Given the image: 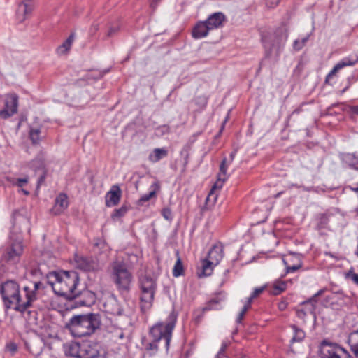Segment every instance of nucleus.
<instances>
[{
    "mask_svg": "<svg viewBox=\"0 0 358 358\" xmlns=\"http://www.w3.org/2000/svg\"><path fill=\"white\" fill-rule=\"evenodd\" d=\"M110 275L120 290L127 291L130 288L133 275L122 260L113 261L109 267Z\"/></svg>",
    "mask_w": 358,
    "mask_h": 358,
    "instance_id": "6",
    "label": "nucleus"
},
{
    "mask_svg": "<svg viewBox=\"0 0 358 358\" xmlns=\"http://www.w3.org/2000/svg\"><path fill=\"white\" fill-rule=\"evenodd\" d=\"M74 38V34H71L62 43V44L57 48V53L58 55L66 54L71 49Z\"/></svg>",
    "mask_w": 358,
    "mask_h": 358,
    "instance_id": "29",
    "label": "nucleus"
},
{
    "mask_svg": "<svg viewBox=\"0 0 358 358\" xmlns=\"http://www.w3.org/2000/svg\"><path fill=\"white\" fill-rule=\"evenodd\" d=\"M140 308L143 313L148 311L153 304L157 290L156 281L150 277L143 276L139 280Z\"/></svg>",
    "mask_w": 358,
    "mask_h": 358,
    "instance_id": "7",
    "label": "nucleus"
},
{
    "mask_svg": "<svg viewBox=\"0 0 358 358\" xmlns=\"http://www.w3.org/2000/svg\"><path fill=\"white\" fill-rule=\"evenodd\" d=\"M287 284L285 282H277L273 285L272 292L275 295L280 294L285 290Z\"/></svg>",
    "mask_w": 358,
    "mask_h": 358,
    "instance_id": "39",
    "label": "nucleus"
},
{
    "mask_svg": "<svg viewBox=\"0 0 358 358\" xmlns=\"http://www.w3.org/2000/svg\"><path fill=\"white\" fill-rule=\"evenodd\" d=\"M278 307L279 310H284L287 308V303L286 301H280L278 303Z\"/></svg>",
    "mask_w": 358,
    "mask_h": 358,
    "instance_id": "53",
    "label": "nucleus"
},
{
    "mask_svg": "<svg viewBox=\"0 0 358 358\" xmlns=\"http://www.w3.org/2000/svg\"><path fill=\"white\" fill-rule=\"evenodd\" d=\"M327 298L332 301V306L334 303H337L338 301L342 300L343 296L341 294L339 293H334L329 296H327Z\"/></svg>",
    "mask_w": 358,
    "mask_h": 358,
    "instance_id": "48",
    "label": "nucleus"
},
{
    "mask_svg": "<svg viewBox=\"0 0 358 358\" xmlns=\"http://www.w3.org/2000/svg\"><path fill=\"white\" fill-rule=\"evenodd\" d=\"M127 211V208L126 206H122L121 208L115 210L114 213L112 215V217H121L125 215Z\"/></svg>",
    "mask_w": 358,
    "mask_h": 358,
    "instance_id": "42",
    "label": "nucleus"
},
{
    "mask_svg": "<svg viewBox=\"0 0 358 358\" xmlns=\"http://www.w3.org/2000/svg\"><path fill=\"white\" fill-rule=\"evenodd\" d=\"M162 215L165 220L169 221H171L173 219L172 212L169 208H163L162 210Z\"/></svg>",
    "mask_w": 358,
    "mask_h": 358,
    "instance_id": "46",
    "label": "nucleus"
},
{
    "mask_svg": "<svg viewBox=\"0 0 358 358\" xmlns=\"http://www.w3.org/2000/svg\"><path fill=\"white\" fill-rule=\"evenodd\" d=\"M287 273H294L302 267V257L299 254L289 253L282 259Z\"/></svg>",
    "mask_w": 358,
    "mask_h": 358,
    "instance_id": "13",
    "label": "nucleus"
},
{
    "mask_svg": "<svg viewBox=\"0 0 358 358\" xmlns=\"http://www.w3.org/2000/svg\"><path fill=\"white\" fill-rule=\"evenodd\" d=\"M156 131L158 135H164L165 134L169 133V127L166 125H162V126L159 127L157 129Z\"/></svg>",
    "mask_w": 358,
    "mask_h": 358,
    "instance_id": "49",
    "label": "nucleus"
},
{
    "mask_svg": "<svg viewBox=\"0 0 358 358\" xmlns=\"http://www.w3.org/2000/svg\"><path fill=\"white\" fill-rule=\"evenodd\" d=\"M17 350V345L14 342H9L6 345V351L13 355Z\"/></svg>",
    "mask_w": 358,
    "mask_h": 358,
    "instance_id": "44",
    "label": "nucleus"
},
{
    "mask_svg": "<svg viewBox=\"0 0 358 358\" xmlns=\"http://www.w3.org/2000/svg\"><path fill=\"white\" fill-rule=\"evenodd\" d=\"M210 30L219 29L223 26L227 17L222 12H216L208 16L205 20Z\"/></svg>",
    "mask_w": 358,
    "mask_h": 358,
    "instance_id": "17",
    "label": "nucleus"
},
{
    "mask_svg": "<svg viewBox=\"0 0 358 358\" xmlns=\"http://www.w3.org/2000/svg\"><path fill=\"white\" fill-rule=\"evenodd\" d=\"M160 189V185L158 181H155L149 187V193L145 194L141 196L138 203L142 204L148 201L150 199L155 197L157 192Z\"/></svg>",
    "mask_w": 358,
    "mask_h": 358,
    "instance_id": "24",
    "label": "nucleus"
},
{
    "mask_svg": "<svg viewBox=\"0 0 358 358\" xmlns=\"http://www.w3.org/2000/svg\"><path fill=\"white\" fill-rule=\"evenodd\" d=\"M28 166L34 171L43 169L45 167V158L43 155L41 154L37 156L29 163Z\"/></svg>",
    "mask_w": 358,
    "mask_h": 358,
    "instance_id": "30",
    "label": "nucleus"
},
{
    "mask_svg": "<svg viewBox=\"0 0 358 358\" xmlns=\"http://www.w3.org/2000/svg\"><path fill=\"white\" fill-rule=\"evenodd\" d=\"M81 346L77 342L69 341L63 344V350L68 357L80 358Z\"/></svg>",
    "mask_w": 358,
    "mask_h": 358,
    "instance_id": "20",
    "label": "nucleus"
},
{
    "mask_svg": "<svg viewBox=\"0 0 358 358\" xmlns=\"http://www.w3.org/2000/svg\"><path fill=\"white\" fill-rule=\"evenodd\" d=\"M29 138L34 144L41 141V129L39 128H31L29 131Z\"/></svg>",
    "mask_w": 358,
    "mask_h": 358,
    "instance_id": "35",
    "label": "nucleus"
},
{
    "mask_svg": "<svg viewBox=\"0 0 358 358\" xmlns=\"http://www.w3.org/2000/svg\"><path fill=\"white\" fill-rule=\"evenodd\" d=\"M118 27H110L108 31V36H111L114 33H115L118 30Z\"/></svg>",
    "mask_w": 358,
    "mask_h": 358,
    "instance_id": "55",
    "label": "nucleus"
},
{
    "mask_svg": "<svg viewBox=\"0 0 358 358\" xmlns=\"http://www.w3.org/2000/svg\"><path fill=\"white\" fill-rule=\"evenodd\" d=\"M352 189L353 191H355V192H357V188H352Z\"/></svg>",
    "mask_w": 358,
    "mask_h": 358,
    "instance_id": "60",
    "label": "nucleus"
},
{
    "mask_svg": "<svg viewBox=\"0 0 358 358\" xmlns=\"http://www.w3.org/2000/svg\"><path fill=\"white\" fill-rule=\"evenodd\" d=\"M44 287L42 282L35 281L24 286L22 294L19 285L14 280H8L1 285L0 292L7 308L22 313L36 300V291Z\"/></svg>",
    "mask_w": 358,
    "mask_h": 358,
    "instance_id": "1",
    "label": "nucleus"
},
{
    "mask_svg": "<svg viewBox=\"0 0 358 358\" xmlns=\"http://www.w3.org/2000/svg\"><path fill=\"white\" fill-rule=\"evenodd\" d=\"M292 327L294 331V335L292 338V341H294V342L302 341L306 336L305 332L302 329L298 328L295 325H292Z\"/></svg>",
    "mask_w": 358,
    "mask_h": 358,
    "instance_id": "37",
    "label": "nucleus"
},
{
    "mask_svg": "<svg viewBox=\"0 0 358 358\" xmlns=\"http://www.w3.org/2000/svg\"><path fill=\"white\" fill-rule=\"evenodd\" d=\"M83 296L87 297L86 300L80 301V303L85 306H90L94 304L96 301V295L94 292L90 291H85L83 292Z\"/></svg>",
    "mask_w": 358,
    "mask_h": 358,
    "instance_id": "34",
    "label": "nucleus"
},
{
    "mask_svg": "<svg viewBox=\"0 0 358 358\" xmlns=\"http://www.w3.org/2000/svg\"><path fill=\"white\" fill-rule=\"evenodd\" d=\"M210 31L206 21H201L196 24L192 30V36L194 38L206 37Z\"/></svg>",
    "mask_w": 358,
    "mask_h": 358,
    "instance_id": "23",
    "label": "nucleus"
},
{
    "mask_svg": "<svg viewBox=\"0 0 358 358\" xmlns=\"http://www.w3.org/2000/svg\"><path fill=\"white\" fill-rule=\"evenodd\" d=\"M69 206L68 196L66 194L61 193L55 199V206L52 209L53 213L55 215H59Z\"/></svg>",
    "mask_w": 358,
    "mask_h": 358,
    "instance_id": "22",
    "label": "nucleus"
},
{
    "mask_svg": "<svg viewBox=\"0 0 358 358\" xmlns=\"http://www.w3.org/2000/svg\"><path fill=\"white\" fill-rule=\"evenodd\" d=\"M246 313V303L243 305L241 313H239L237 319H236V323L237 324H241L242 320L245 314Z\"/></svg>",
    "mask_w": 358,
    "mask_h": 358,
    "instance_id": "51",
    "label": "nucleus"
},
{
    "mask_svg": "<svg viewBox=\"0 0 358 358\" xmlns=\"http://www.w3.org/2000/svg\"><path fill=\"white\" fill-rule=\"evenodd\" d=\"M227 117H226V119L224 120V122H223V124L222 125V127H221V129H220V132L223 130L224 127V124L227 122Z\"/></svg>",
    "mask_w": 358,
    "mask_h": 358,
    "instance_id": "59",
    "label": "nucleus"
},
{
    "mask_svg": "<svg viewBox=\"0 0 358 358\" xmlns=\"http://www.w3.org/2000/svg\"><path fill=\"white\" fill-rule=\"evenodd\" d=\"M343 303H344V302L343 301V302L340 303H339V305H340V306H342Z\"/></svg>",
    "mask_w": 358,
    "mask_h": 358,
    "instance_id": "61",
    "label": "nucleus"
},
{
    "mask_svg": "<svg viewBox=\"0 0 358 358\" xmlns=\"http://www.w3.org/2000/svg\"><path fill=\"white\" fill-rule=\"evenodd\" d=\"M230 164H228V159L226 157H224L220 163L219 173L217 176V180L213 185L206 199V203L207 205H213L216 202L218 196L217 191L222 189L224 183L228 180L229 177V174L228 173V168Z\"/></svg>",
    "mask_w": 358,
    "mask_h": 358,
    "instance_id": "9",
    "label": "nucleus"
},
{
    "mask_svg": "<svg viewBox=\"0 0 358 358\" xmlns=\"http://www.w3.org/2000/svg\"><path fill=\"white\" fill-rule=\"evenodd\" d=\"M183 275V266L180 257H178L173 269V275L179 277Z\"/></svg>",
    "mask_w": 358,
    "mask_h": 358,
    "instance_id": "36",
    "label": "nucleus"
},
{
    "mask_svg": "<svg viewBox=\"0 0 358 358\" xmlns=\"http://www.w3.org/2000/svg\"><path fill=\"white\" fill-rule=\"evenodd\" d=\"M225 299L224 294H220L219 296H217L214 298H213L208 303V308L209 309H220L222 306V301Z\"/></svg>",
    "mask_w": 358,
    "mask_h": 358,
    "instance_id": "33",
    "label": "nucleus"
},
{
    "mask_svg": "<svg viewBox=\"0 0 358 358\" xmlns=\"http://www.w3.org/2000/svg\"><path fill=\"white\" fill-rule=\"evenodd\" d=\"M7 181L10 185L17 187L19 188V192L26 196L29 194V191L25 188L29 182V178L27 176L24 178L7 177Z\"/></svg>",
    "mask_w": 358,
    "mask_h": 358,
    "instance_id": "21",
    "label": "nucleus"
},
{
    "mask_svg": "<svg viewBox=\"0 0 358 358\" xmlns=\"http://www.w3.org/2000/svg\"><path fill=\"white\" fill-rule=\"evenodd\" d=\"M15 226L10 232L11 243L3 255L2 260L9 264H15L19 262L24 251L23 240L20 236H14Z\"/></svg>",
    "mask_w": 358,
    "mask_h": 358,
    "instance_id": "8",
    "label": "nucleus"
},
{
    "mask_svg": "<svg viewBox=\"0 0 358 358\" xmlns=\"http://www.w3.org/2000/svg\"><path fill=\"white\" fill-rule=\"evenodd\" d=\"M113 338L115 341L123 340L124 338V333L122 329H117L113 333Z\"/></svg>",
    "mask_w": 358,
    "mask_h": 358,
    "instance_id": "43",
    "label": "nucleus"
},
{
    "mask_svg": "<svg viewBox=\"0 0 358 358\" xmlns=\"http://www.w3.org/2000/svg\"><path fill=\"white\" fill-rule=\"evenodd\" d=\"M345 278L350 279L358 286V273H356L353 268H351L345 275Z\"/></svg>",
    "mask_w": 358,
    "mask_h": 358,
    "instance_id": "40",
    "label": "nucleus"
},
{
    "mask_svg": "<svg viewBox=\"0 0 358 358\" xmlns=\"http://www.w3.org/2000/svg\"><path fill=\"white\" fill-rule=\"evenodd\" d=\"M100 326L97 314L76 315L68 323L69 329L74 337H84L93 334Z\"/></svg>",
    "mask_w": 358,
    "mask_h": 358,
    "instance_id": "4",
    "label": "nucleus"
},
{
    "mask_svg": "<svg viewBox=\"0 0 358 358\" xmlns=\"http://www.w3.org/2000/svg\"><path fill=\"white\" fill-rule=\"evenodd\" d=\"M309 39V35H306L301 39H296L293 43V48L295 51L301 50L306 44Z\"/></svg>",
    "mask_w": 358,
    "mask_h": 358,
    "instance_id": "38",
    "label": "nucleus"
},
{
    "mask_svg": "<svg viewBox=\"0 0 358 358\" xmlns=\"http://www.w3.org/2000/svg\"><path fill=\"white\" fill-rule=\"evenodd\" d=\"M26 271L34 277L41 278L43 275L41 269L37 266H34V268H27Z\"/></svg>",
    "mask_w": 358,
    "mask_h": 358,
    "instance_id": "41",
    "label": "nucleus"
},
{
    "mask_svg": "<svg viewBox=\"0 0 358 358\" xmlns=\"http://www.w3.org/2000/svg\"><path fill=\"white\" fill-rule=\"evenodd\" d=\"M264 288L263 287H257L255 288L254 292L252 293L250 298L248 299V307L249 306L250 303H251V301L255 299V297L258 296L262 292L264 291Z\"/></svg>",
    "mask_w": 358,
    "mask_h": 358,
    "instance_id": "45",
    "label": "nucleus"
},
{
    "mask_svg": "<svg viewBox=\"0 0 358 358\" xmlns=\"http://www.w3.org/2000/svg\"><path fill=\"white\" fill-rule=\"evenodd\" d=\"M224 246L218 242L213 245L210 249L207 258L213 262V264L217 265L224 257Z\"/></svg>",
    "mask_w": 358,
    "mask_h": 358,
    "instance_id": "18",
    "label": "nucleus"
},
{
    "mask_svg": "<svg viewBox=\"0 0 358 358\" xmlns=\"http://www.w3.org/2000/svg\"><path fill=\"white\" fill-rule=\"evenodd\" d=\"M324 292V289H320L316 294H315L310 299L303 303V305L310 306V307L308 308V310L310 314L315 313L317 303V297L322 295Z\"/></svg>",
    "mask_w": 358,
    "mask_h": 358,
    "instance_id": "31",
    "label": "nucleus"
},
{
    "mask_svg": "<svg viewBox=\"0 0 358 358\" xmlns=\"http://www.w3.org/2000/svg\"><path fill=\"white\" fill-rule=\"evenodd\" d=\"M217 266L213 264V262L209 259L206 258L202 260L201 263V272L198 273L199 277L208 276L212 273L213 267Z\"/></svg>",
    "mask_w": 358,
    "mask_h": 358,
    "instance_id": "28",
    "label": "nucleus"
},
{
    "mask_svg": "<svg viewBox=\"0 0 358 358\" xmlns=\"http://www.w3.org/2000/svg\"><path fill=\"white\" fill-rule=\"evenodd\" d=\"M4 106L0 110V117L7 119L17 111L18 96L16 94H8L3 96Z\"/></svg>",
    "mask_w": 358,
    "mask_h": 358,
    "instance_id": "11",
    "label": "nucleus"
},
{
    "mask_svg": "<svg viewBox=\"0 0 358 358\" xmlns=\"http://www.w3.org/2000/svg\"><path fill=\"white\" fill-rule=\"evenodd\" d=\"M196 136H197V135H194L192 137V139H189V141L185 145H184V146L182 147V148L180 150V154L182 157H184L185 164H187L188 163L189 151L192 148V144L194 143V142L195 141V140L196 138Z\"/></svg>",
    "mask_w": 358,
    "mask_h": 358,
    "instance_id": "32",
    "label": "nucleus"
},
{
    "mask_svg": "<svg viewBox=\"0 0 358 358\" xmlns=\"http://www.w3.org/2000/svg\"><path fill=\"white\" fill-rule=\"evenodd\" d=\"M80 358H106L105 354L97 343H83Z\"/></svg>",
    "mask_w": 358,
    "mask_h": 358,
    "instance_id": "12",
    "label": "nucleus"
},
{
    "mask_svg": "<svg viewBox=\"0 0 358 358\" xmlns=\"http://www.w3.org/2000/svg\"><path fill=\"white\" fill-rule=\"evenodd\" d=\"M348 343L355 358H358V329L349 334Z\"/></svg>",
    "mask_w": 358,
    "mask_h": 358,
    "instance_id": "25",
    "label": "nucleus"
},
{
    "mask_svg": "<svg viewBox=\"0 0 358 358\" xmlns=\"http://www.w3.org/2000/svg\"><path fill=\"white\" fill-rule=\"evenodd\" d=\"M227 348V344L222 343V347L220 350V351L217 352L216 355V358H223L224 357V352L225 349Z\"/></svg>",
    "mask_w": 358,
    "mask_h": 358,
    "instance_id": "52",
    "label": "nucleus"
},
{
    "mask_svg": "<svg viewBox=\"0 0 358 358\" xmlns=\"http://www.w3.org/2000/svg\"><path fill=\"white\" fill-rule=\"evenodd\" d=\"M236 153V150H234V151H232L231 152L230 156H229V159H228V164H231V162H233V160L234 159Z\"/></svg>",
    "mask_w": 358,
    "mask_h": 358,
    "instance_id": "56",
    "label": "nucleus"
},
{
    "mask_svg": "<svg viewBox=\"0 0 358 358\" xmlns=\"http://www.w3.org/2000/svg\"><path fill=\"white\" fill-rule=\"evenodd\" d=\"M358 62V54L352 55L348 57H344L339 62H338L332 70L327 76V79L331 78L340 69L349 66H353Z\"/></svg>",
    "mask_w": 358,
    "mask_h": 358,
    "instance_id": "16",
    "label": "nucleus"
},
{
    "mask_svg": "<svg viewBox=\"0 0 358 358\" xmlns=\"http://www.w3.org/2000/svg\"><path fill=\"white\" fill-rule=\"evenodd\" d=\"M350 112L352 114L357 115H358V106H349Z\"/></svg>",
    "mask_w": 358,
    "mask_h": 358,
    "instance_id": "54",
    "label": "nucleus"
},
{
    "mask_svg": "<svg viewBox=\"0 0 358 358\" xmlns=\"http://www.w3.org/2000/svg\"><path fill=\"white\" fill-rule=\"evenodd\" d=\"M176 320L177 315L174 312H172L165 322H158L155 324L150 331V335L152 338V342L145 345L146 350L156 351L158 348L157 343L160 340L164 339L165 347L166 350H168Z\"/></svg>",
    "mask_w": 358,
    "mask_h": 358,
    "instance_id": "3",
    "label": "nucleus"
},
{
    "mask_svg": "<svg viewBox=\"0 0 358 358\" xmlns=\"http://www.w3.org/2000/svg\"><path fill=\"white\" fill-rule=\"evenodd\" d=\"M34 0H20L16 17L18 22H22L31 13L34 8Z\"/></svg>",
    "mask_w": 358,
    "mask_h": 358,
    "instance_id": "14",
    "label": "nucleus"
},
{
    "mask_svg": "<svg viewBox=\"0 0 358 358\" xmlns=\"http://www.w3.org/2000/svg\"><path fill=\"white\" fill-rule=\"evenodd\" d=\"M288 38V29L285 26L277 28L274 31L269 32L262 36V43L266 57L277 59Z\"/></svg>",
    "mask_w": 358,
    "mask_h": 358,
    "instance_id": "5",
    "label": "nucleus"
},
{
    "mask_svg": "<svg viewBox=\"0 0 358 358\" xmlns=\"http://www.w3.org/2000/svg\"><path fill=\"white\" fill-rule=\"evenodd\" d=\"M168 155L166 148H155L148 155V160L151 163H157Z\"/></svg>",
    "mask_w": 358,
    "mask_h": 358,
    "instance_id": "26",
    "label": "nucleus"
},
{
    "mask_svg": "<svg viewBox=\"0 0 358 358\" xmlns=\"http://www.w3.org/2000/svg\"><path fill=\"white\" fill-rule=\"evenodd\" d=\"M122 190L118 185H113L110 190L106 194L105 202L107 207L117 206L121 199Z\"/></svg>",
    "mask_w": 358,
    "mask_h": 358,
    "instance_id": "15",
    "label": "nucleus"
},
{
    "mask_svg": "<svg viewBox=\"0 0 358 358\" xmlns=\"http://www.w3.org/2000/svg\"><path fill=\"white\" fill-rule=\"evenodd\" d=\"M202 103L205 106L207 104V99L206 98H202Z\"/></svg>",
    "mask_w": 358,
    "mask_h": 358,
    "instance_id": "58",
    "label": "nucleus"
},
{
    "mask_svg": "<svg viewBox=\"0 0 358 358\" xmlns=\"http://www.w3.org/2000/svg\"><path fill=\"white\" fill-rule=\"evenodd\" d=\"M321 358H350L347 350L336 343L324 340L320 345Z\"/></svg>",
    "mask_w": 358,
    "mask_h": 358,
    "instance_id": "10",
    "label": "nucleus"
},
{
    "mask_svg": "<svg viewBox=\"0 0 358 358\" xmlns=\"http://www.w3.org/2000/svg\"><path fill=\"white\" fill-rule=\"evenodd\" d=\"M341 160L350 168L358 171V155L356 153H344Z\"/></svg>",
    "mask_w": 358,
    "mask_h": 358,
    "instance_id": "27",
    "label": "nucleus"
},
{
    "mask_svg": "<svg viewBox=\"0 0 358 358\" xmlns=\"http://www.w3.org/2000/svg\"><path fill=\"white\" fill-rule=\"evenodd\" d=\"M129 259L132 262H137L138 261V256L136 255H129Z\"/></svg>",
    "mask_w": 358,
    "mask_h": 358,
    "instance_id": "57",
    "label": "nucleus"
},
{
    "mask_svg": "<svg viewBox=\"0 0 358 358\" xmlns=\"http://www.w3.org/2000/svg\"><path fill=\"white\" fill-rule=\"evenodd\" d=\"M305 308L303 309H298L296 310V315L299 318L303 319L307 314H310L308 308L310 307V306L303 305Z\"/></svg>",
    "mask_w": 358,
    "mask_h": 358,
    "instance_id": "47",
    "label": "nucleus"
},
{
    "mask_svg": "<svg viewBox=\"0 0 358 358\" xmlns=\"http://www.w3.org/2000/svg\"><path fill=\"white\" fill-rule=\"evenodd\" d=\"M45 280L57 295L73 299L80 294L79 276L74 271L50 272Z\"/></svg>",
    "mask_w": 358,
    "mask_h": 358,
    "instance_id": "2",
    "label": "nucleus"
},
{
    "mask_svg": "<svg viewBox=\"0 0 358 358\" xmlns=\"http://www.w3.org/2000/svg\"><path fill=\"white\" fill-rule=\"evenodd\" d=\"M265 1L268 8H274L279 4L280 0H265Z\"/></svg>",
    "mask_w": 358,
    "mask_h": 358,
    "instance_id": "50",
    "label": "nucleus"
},
{
    "mask_svg": "<svg viewBox=\"0 0 358 358\" xmlns=\"http://www.w3.org/2000/svg\"><path fill=\"white\" fill-rule=\"evenodd\" d=\"M357 192H358V187H357Z\"/></svg>",
    "mask_w": 358,
    "mask_h": 358,
    "instance_id": "62",
    "label": "nucleus"
},
{
    "mask_svg": "<svg viewBox=\"0 0 358 358\" xmlns=\"http://www.w3.org/2000/svg\"><path fill=\"white\" fill-rule=\"evenodd\" d=\"M75 261L76 266L83 271H94L98 268V265L94 261L85 257L76 256Z\"/></svg>",
    "mask_w": 358,
    "mask_h": 358,
    "instance_id": "19",
    "label": "nucleus"
}]
</instances>
